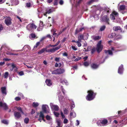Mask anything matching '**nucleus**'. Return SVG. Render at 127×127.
I'll return each instance as SVG.
<instances>
[{"label": "nucleus", "instance_id": "59", "mask_svg": "<svg viewBox=\"0 0 127 127\" xmlns=\"http://www.w3.org/2000/svg\"><path fill=\"white\" fill-rule=\"evenodd\" d=\"M91 46H89L88 47L87 49L86 50H85L86 51H89L90 50V49H91Z\"/></svg>", "mask_w": 127, "mask_h": 127}, {"label": "nucleus", "instance_id": "18", "mask_svg": "<svg viewBox=\"0 0 127 127\" xmlns=\"http://www.w3.org/2000/svg\"><path fill=\"white\" fill-rule=\"evenodd\" d=\"M46 84L48 86H50L52 84V83L50 80L47 79L45 81Z\"/></svg>", "mask_w": 127, "mask_h": 127}, {"label": "nucleus", "instance_id": "61", "mask_svg": "<svg viewBox=\"0 0 127 127\" xmlns=\"http://www.w3.org/2000/svg\"><path fill=\"white\" fill-rule=\"evenodd\" d=\"M3 29V27L2 25L0 24V32Z\"/></svg>", "mask_w": 127, "mask_h": 127}, {"label": "nucleus", "instance_id": "51", "mask_svg": "<svg viewBox=\"0 0 127 127\" xmlns=\"http://www.w3.org/2000/svg\"><path fill=\"white\" fill-rule=\"evenodd\" d=\"M61 114L62 118H65V116L64 115L63 113L62 112H61Z\"/></svg>", "mask_w": 127, "mask_h": 127}, {"label": "nucleus", "instance_id": "49", "mask_svg": "<svg viewBox=\"0 0 127 127\" xmlns=\"http://www.w3.org/2000/svg\"><path fill=\"white\" fill-rule=\"evenodd\" d=\"M46 119L47 120H50V119H51L50 116H49L48 115L46 116Z\"/></svg>", "mask_w": 127, "mask_h": 127}, {"label": "nucleus", "instance_id": "38", "mask_svg": "<svg viewBox=\"0 0 127 127\" xmlns=\"http://www.w3.org/2000/svg\"><path fill=\"white\" fill-rule=\"evenodd\" d=\"M8 75L9 74L8 72H6L4 75V78H7L8 77Z\"/></svg>", "mask_w": 127, "mask_h": 127}, {"label": "nucleus", "instance_id": "17", "mask_svg": "<svg viewBox=\"0 0 127 127\" xmlns=\"http://www.w3.org/2000/svg\"><path fill=\"white\" fill-rule=\"evenodd\" d=\"M108 121L106 119H104L101 121V124L104 125H106L108 123Z\"/></svg>", "mask_w": 127, "mask_h": 127}, {"label": "nucleus", "instance_id": "28", "mask_svg": "<svg viewBox=\"0 0 127 127\" xmlns=\"http://www.w3.org/2000/svg\"><path fill=\"white\" fill-rule=\"evenodd\" d=\"M57 123L58 125V126H56V127H62V126L61 125V122L59 121H57Z\"/></svg>", "mask_w": 127, "mask_h": 127}, {"label": "nucleus", "instance_id": "47", "mask_svg": "<svg viewBox=\"0 0 127 127\" xmlns=\"http://www.w3.org/2000/svg\"><path fill=\"white\" fill-rule=\"evenodd\" d=\"M21 99L20 97H17L15 98V100L17 101H18L20 100Z\"/></svg>", "mask_w": 127, "mask_h": 127}, {"label": "nucleus", "instance_id": "8", "mask_svg": "<svg viewBox=\"0 0 127 127\" xmlns=\"http://www.w3.org/2000/svg\"><path fill=\"white\" fill-rule=\"evenodd\" d=\"M0 107H2L4 110H6L8 108V106L5 103H3L2 101H0Z\"/></svg>", "mask_w": 127, "mask_h": 127}, {"label": "nucleus", "instance_id": "31", "mask_svg": "<svg viewBox=\"0 0 127 127\" xmlns=\"http://www.w3.org/2000/svg\"><path fill=\"white\" fill-rule=\"evenodd\" d=\"M78 39L82 40L84 39V36L83 35L79 34L78 36Z\"/></svg>", "mask_w": 127, "mask_h": 127}, {"label": "nucleus", "instance_id": "22", "mask_svg": "<svg viewBox=\"0 0 127 127\" xmlns=\"http://www.w3.org/2000/svg\"><path fill=\"white\" fill-rule=\"evenodd\" d=\"M104 52L106 54L108 53V54L110 55H113L112 51L110 50H105L104 51Z\"/></svg>", "mask_w": 127, "mask_h": 127}, {"label": "nucleus", "instance_id": "55", "mask_svg": "<svg viewBox=\"0 0 127 127\" xmlns=\"http://www.w3.org/2000/svg\"><path fill=\"white\" fill-rule=\"evenodd\" d=\"M19 74L20 76H22L24 75V73L23 71H21L19 72Z\"/></svg>", "mask_w": 127, "mask_h": 127}, {"label": "nucleus", "instance_id": "46", "mask_svg": "<svg viewBox=\"0 0 127 127\" xmlns=\"http://www.w3.org/2000/svg\"><path fill=\"white\" fill-rule=\"evenodd\" d=\"M81 59V57H78L76 58L75 60L74 61L75 62Z\"/></svg>", "mask_w": 127, "mask_h": 127}, {"label": "nucleus", "instance_id": "2", "mask_svg": "<svg viewBox=\"0 0 127 127\" xmlns=\"http://www.w3.org/2000/svg\"><path fill=\"white\" fill-rule=\"evenodd\" d=\"M36 28L37 26L33 23L28 24L26 27L27 29L30 31H32V30L35 29Z\"/></svg>", "mask_w": 127, "mask_h": 127}, {"label": "nucleus", "instance_id": "19", "mask_svg": "<svg viewBox=\"0 0 127 127\" xmlns=\"http://www.w3.org/2000/svg\"><path fill=\"white\" fill-rule=\"evenodd\" d=\"M59 74H61L63 73L65 71V70L63 68H60L58 69Z\"/></svg>", "mask_w": 127, "mask_h": 127}, {"label": "nucleus", "instance_id": "40", "mask_svg": "<svg viewBox=\"0 0 127 127\" xmlns=\"http://www.w3.org/2000/svg\"><path fill=\"white\" fill-rule=\"evenodd\" d=\"M95 51V48H92L91 50V53L92 54L94 53Z\"/></svg>", "mask_w": 127, "mask_h": 127}, {"label": "nucleus", "instance_id": "45", "mask_svg": "<svg viewBox=\"0 0 127 127\" xmlns=\"http://www.w3.org/2000/svg\"><path fill=\"white\" fill-rule=\"evenodd\" d=\"M122 38V36L121 35L117 36L116 37V39L117 40H118L119 39H121Z\"/></svg>", "mask_w": 127, "mask_h": 127}, {"label": "nucleus", "instance_id": "32", "mask_svg": "<svg viewBox=\"0 0 127 127\" xmlns=\"http://www.w3.org/2000/svg\"><path fill=\"white\" fill-rule=\"evenodd\" d=\"M106 26L105 25H103L101 26L100 29V30L101 31H102L104 30L106 28Z\"/></svg>", "mask_w": 127, "mask_h": 127}, {"label": "nucleus", "instance_id": "41", "mask_svg": "<svg viewBox=\"0 0 127 127\" xmlns=\"http://www.w3.org/2000/svg\"><path fill=\"white\" fill-rule=\"evenodd\" d=\"M64 113L65 114H67L68 113V110L67 109H65L64 111Z\"/></svg>", "mask_w": 127, "mask_h": 127}, {"label": "nucleus", "instance_id": "36", "mask_svg": "<svg viewBox=\"0 0 127 127\" xmlns=\"http://www.w3.org/2000/svg\"><path fill=\"white\" fill-rule=\"evenodd\" d=\"M29 121V119L28 118H25L24 120V122L26 124H27L28 123Z\"/></svg>", "mask_w": 127, "mask_h": 127}, {"label": "nucleus", "instance_id": "26", "mask_svg": "<svg viewBox=\"0 0 127 127\" xmlns=\"http://www.w3.org/2000/svg\"><path fill=\"white\" fill-rule=\"evenodd\" d=\"M100 38L101 37L99 36H93V39L95 40H99Z\"/></svg>", "mask_w": 127, "mask_h": 127}, {"label": "nucleus", "instance_id": "58", "mask_svg": "<svg viewBox=\"0 0 127 127\" xmlns=\"http://www.w3.org/2000/svg\"><path fill=\"white\" fill-rule=\"evenodd\" d=\"M11 66V67L13 69L15 68V67H16V66L13 63L12 64Z\"/></svg>", "mask_w": 127, "mask_h": 127}, {"label": "nucleus", "instance_id": "27", "mask_svg": "<svg viewBox=\"0 0 127 127\" xmlns=\"http://www.w3.org/2000/svg\"><path fill=\"white\" fill-rule=\"evenodd\" d=\"M52 74H59L58 69L52 71Z\"/></svg>", "mask_w": 127, "mask_h": 127}, {"label": "nucleus", "instance_id": "48", "mask_svg": "<svg viewBox=\"0 0 127 127\" xmlns=\"http://www.w3.org/2000/svg\"><path fill=\"white\" fill-rule=\"evenodd\" d=\"M60 58L56 57L55 58V60L57 62H59L60 61Z\"/></svg>", "mask_w": 127, "mask_h": 127}, {"label": "nucleus", "instance_id": "30", "mask_svg": "<svg viewBox=\"0 0 127 127\" xmlns=\"http://www.w3.org/2000/svg\"><path fill=\"white\" fill-rule=\"evenodd\" d=\"M38 103L37 102H33V103L32 105L34 107H36L38 106Z\"/></svg>", "mask_w": 127, "mask_h": 127}, {"label": "nucleus", "instance_id": "63", "mask_svg": "<svg viewBox=\"0 0 127 127\" xmlns=\"http://www.w3.org/2000/svg\"><path fill=\"white\" fill-rule=\"evenodd\" d=\"M55 47V45H52L51 44H49L48 45V47Z\"/></svg>", "mask_w": 127, "mask_h": 127}, {"label": "nucleus", "instance_id": "33", "mask_svg": "<svg viewBox=\"0 0 127 127\" xmlns=\"http://www.w3.org/2000/svg\"><path fill=\"white\" fill-rule=\"evenodd\" d=\"M112 14H113L114 15H115L116 17L118 16V13L115 11H113L112 13Z\"/></svg>", "mask_w": 127, "mask_h": 127}, {"label": "nucleus", "instance_id": "39", "mask_svg": "<svg viewBox=\"0 0 127 127\" xmlns=\"http://www.w3.org/2000/svg\"><path fill=\"white\" fill-rule=\"evenodd\" d=\"M110 17L112 20H114L115 19V17L113 14H111L110 15Z\"/></svg>", "mask_w": 127, "mask_h": 127}, {"label": "nucleus", "instance_id": "9", "mask_svg": "<svg viewBox=\"0 0 127 127\" xmlns=\"http://www.w3.org/2000/svg\"><path fill=\"white\" fill-rule=\"evenodd\" d=\"M49 108L48 106L46 105H42V109L43 112L45 113H47L48 112V109Z\"/></svg>", "mask_w": 127, "mask_h": 127}, {"label": "nucleus", "instance_id": "13", "mask_svg": "<svg viewBox=\"0 0 127 127\" xmlns=\"http://www.w3.org/2000/svg\"><path fill=\"white\" fill-rule=\"evenodd\" d=\"M51 108L55 111H58L59 109V106L57 105H52L51 106Z\"/></svg>", "mask_w": 127, "mask_h": 127}, {"label": "nucleus", "instance_id": "57", "mask_svg": "<svg viewBox=\"0 0 127 127\" xmlns=\"http://www.w3.org/2000/svg\"><path fill=\"white\" fill-rule=\"evenodd\" d=\"M43 23L42 21H40V26L41 27H43Z\"/></svg>", "mask_w": 127, "mask_h": 127}, {"label": "nucleus", "instance_id": "21", "mask_svg": "<svg viewBox=\"0 0 127 127\" xmlns=\"http://www.w3.org/2000/svg\"><path fill=\"white\" fill-rule=\"evenodd\" d=\"M47 50L46 48H43L39 51L38 52V53L39 54H41L43 53L45 51L46 52V50Z\"/></svg>", "mask_w": 127, "mask_h": 127}, {"label": "nucleus", "instance_id": "4", "mask_svg": "<svg viewBox=\"0 0 127 127\" xmlns=\"http://www.w3.org/2000/svg\"><path fill=\"white\" fill-rule=\"evenodd\" d=\"M101 41H100L97 44L96 49L98 53H99L102 50L103 48V46L101 44Z\"/></svg>", "mask_w": 127, "mask_h": 127}, {"label": "nucleus", "instance_id": "42", "mask_svg": "<svg viewBox=\"0 0 127 127\" xmlns=\"http://www.w3.org/2000/svg\"><path fill=\"white\" fill-rule=\"evenodd\" d=\"M84 65L85 66H87L89 65V64L87 62H85L84 63Z\"/></svg>", "mask_w": 127, "mask_h": 127}, {"label": "nucleus", "instance_id": "53", "mask_svg": "<svg viewBox=\"0 0 127 127\" xmlns=\"http://www.w3.org/2000/svg\"><path fill=\"white\" fill-rule=\"evenodd\" d=\"M76 43L77 44V46L78 47H80L81 46V44L79 42L77 41Z\"/></svg>", "mask_w": 127, "mask_h": 127}, {"label": "nucleus", "instance_id": "56", "mask_svg": "<svg viewBox=\"0 0 127 127\" xmlns=\"http://www.w3.org/2000/svg\"><path fill=\"white\" fill-rule=\"evenodd\" d=\"M26 6L28 7H30L31 6V4L30 3H26Z\"/></svg>", "mask_w": 127, "mask_h": 127}, {"label": "nucleus", "instance_id": "34", "mask_svg": "<svg viewBox=\"0 0 127 127\" xmlns=\"http://www.w3.org/2000/svg\"><path fill=\"white\" fill-rule=\"evenodd\" d=\"M59 0H54L53 2L54 5L55 6L58 5Z\"/></svg>", "mask_w": 127, "mask_h": 127}, {"label": "nucleus", "instance_id": "35", "mask_svg": "<svg viewBox=\"0 0 127 127\" xmlns=\"http://www.w3.org/2000/svg\"><path fill=\"white\" fill-rule=\"evenodd\" d=\"M1 122L2 123L5 124L7 125L8 124V122L6 120H3L1 121Z\"/></svg>", "mask_w": 127, "mask_h": 127}, {"label": "nucleus", "instance_id": "16", "mask_svg": "<svg viewBox=\"0 0 127 127\" xmlns=\"http://www.w3.org/2000/svg\"><path fill=\"white\" fill-rule=\"evenodd\" d=\"M40 44V42H37L36 43L35 45L34 46L33 48V50H37V47Z\"/></svg>", "mask_w": 127, "mask_h": 127}, {"label": "nucleus", "instance_id": "10", "mask_svg": "<svg viewBox=\"0 0 127 127\" xmlns=\"http://www.w3.org/2000/svg\"><path fill=\"white\" fill-rule=\"evenodd\" d=\"M54 11L55 10L53 9L47 8L46 10V12L44 14V16H46L47 14L51 13Z\"/></svg>", "mask_w": 127, "mask_h": 127}, {"label": "nucleus", "instance_id": "11", "mask_svg": "<svg viewBox=\"0 0 127 127\" xmlns=\"http://www.w3.org/2000/svg\"><path fill=\"white\" fill-rule=\"evenodd\" d=\"M1 91L3 94L6 95L7 94L6 87H2L1 88Z\"/></svg>", "mask_w": 127, "mask_h": 127}, {"label": "nucleus", "instance_id": "1", "mask_svg": "<svg viewBox=\"0 0 127 127\" xmlns=\"http://www.w3.org/2000/svg\"><path fill=\"white\" fill-rule=\"evenodd\" d=\"M88 95L86 96V98L87 100L90 101L93 100L96 95V93H94L93 91L90 90L87 91Z\"/></svg>", "mask_w": 127, "mask_h": 127}, {"label": "nucleus", "instance_id": "64", "mask_svg": "<svg viewBox=\"0 0 127 127\" xmlns=\"http://www.w3.org/2000/svg\"><path fill=\"white\" fill-rule=\"evenodd\" d=\"M72 48L73 50L75 51L76 50H77V49L74 46H72Z\"/></svg>", "mask_w": 127, "mask_h": 127}, {"label": "nucleus", "instance_id": "15", "mask_svg": "<svg viewBox=\"0 0 127 127\" xmlns=\"http://www.w3.org/2000/svg\"><path fill=\"white\" fill-rule=\"evenodd\" d=\"M120 27L119 26H115L113 28V30L114 31H117L118 30H120L121 32H122V30Z\"/></svg>", "mask_w": 127, "mask_h": 127}, {"label": "nucleus", "instance_id": "5", "mask_svg": "<svg viewBox=\"0 0 127 127\" xmlns=\"http://www.w3.org/2000/svg\"><path fill=\"white\" fill-rule=\"evenodd\" d=\"M11 19L10 17H6L5 20V23L7 25L9 26L11 24Z\"/></svg>", "mask_w": 127, "mask_h": 127}, {"label": "nucleus", "instance_id": "14", "mask_svg": "<svg viewBox=\"0 0 127 127\" xmlns=\"http://www.w3.org/2000/svg\"><path fill=\"white\" fill-rule=\"evenodd\" d=\"M39 117L40 118H41V119L44 122H45L46 121L44 119V115L42 112L41 111L40 112Z\"/></svg>", "mask_w": 127, "mask_h": 127}, {"label": "nucleus", "instance_id": "54", "mask_svg": "<svg viewBox=\"0 0 127 127\" xmlns=\"http://www.w3.org/2000/svg\"><path fill=\"white\" fill-rule=\"evenodd\" d=\"M31 37L32 38H34L35 37V34L34 33H32L31 34Z\"/></svg>", "mask_w": 127, "mask_h": 127}, {"label": "nucleus", "instance_id": "29", "mask_svg": "<svg viewBox=\"0 0 127 127\" xmlns=\"http://www.w3.org/2000/svg\"><path fill=\"white\" fill-rule=\"evenodd\" d=\"M61 82L63 84H65L66 85H67L68 84V82L66 80H61Z\"/></svg>", "mask_w": 127, "mask_h": 127}, {"label": "nucleus", "instance_id": "24", "mask_svg": "<svg viewBox=\"0 0 127 127\" xmlns=\"http://www.w3.org/2000/svg\"><path fill=\"white\" fill-rule=\"evenodd\" d=\"M99 0H90V1L88 2V4L89 5H90L93 3L94 2H97Z\"/></svg>", "mask_w": 127, "mask_h": 127}, {"label": "nucleus", "instance_id": "44", "mask_svg": "<svg viewBox=\"0 0 127 127\" xmlns=\"http://www.w3.org/2000/svg\"><path fill=\"white\" fill-rule=\"evenodd\" d=\"M68 120L66 119L65 118L64 119L63 122L64 124H66L68 123Z\"/></svg>", "mask_w": 127, "mask_h": 127}, {"label": "nucleus", "instance_id": "20", "mask_svg": "<svg viewBox=\"0 0 127 127\" xmlns=\"http://www.w3.org/2000/svg\"><path fill=\"white\" fill-rule=\"evenodd\" d=\"M115 35L116 34L115 33H112L109 34L108 37L110 38H112L114 37Z\"/></svg>", "mask_w": 127, "mask_h": 127}, {"label": "nucleus", "instance_id": "6", "mask_svg": "<svg viewBox=\"0 0 127 127\" xmlns=\"http://www.w3.org/2000/svg\"><path fill=\"white\" fill-rule=\"evenodd\" d=\"M102 20L103 21L105 22L108 24L109 25V19L108 16L107 15H105L102 18Z\"/></svg>", "mask_w": 127, "mask_h": 127}, {"label": "nucleus", "instance_id": "43", "mask_svg": "<svg viewBox=\"0 0 127 127\" xmlns=\"http://www.w3.org/2000/svg\"><path fill=\"white\" fill-rule=\"evenodd\" d=\"M54 115L57 117H59V114L58 112H54Z\"/></svg>", "mask_w": 127, "mask_h": 127}, {"label": "nucleus", "instance_id": "7", "mask_svg": "<svg viewBox=\"0 0 127 127\" xmlns=\"http://www.w3.org/2000/svg\"><path fill=\"white\" fill-rule=\"evenodd\" d=\"M14 115L16 119H19L22 117L20 113L18 112L15 111L14 112Z\"/></svg>", "mask_w": 127, "mask_h": 127}, {"label": "nucleus", "instance_id": "23", "mask_svg": "<svg viewBox=\"0 0 127 127\" xmlns=\"http://www.w3.org/2000/svg\"><path fill=\"white\" fill-rule=\"evenodd\" d=\"M98 66L97 65L95 64H92L91 65L92 68L93 69L97 68L98 67Z\"/></svg>", "mask_w": 127, "mask_h": 127}, {"label": "nucleus", "instance_id": "50", "mask_svg": "<svg viewBox=\"0 0 127 127\" xmlns=\"http://www.w3.org/2000/svg\"><path fill=\"white\" fill-rule=\"evenodd\" d=\"M59 3L61 5H63L64 3L63 1V0H60L59 2Z\"/></svg>", "mask_w": 127, "mask_h": 127}, {"label": "nucleus", "instance_id": "12", "mask_svg": "<svg viewBox=\"0 0 127 127\" xmlns=\"http://www.w3.org/2000/svg\"><path fill=\"white\" fill-rule=\"evenodd\" d=\"M123 65L122 64L121 66L119 67L118 70V72L120 74H122L123 72Z\"/></svg>", "mask_w": 127, "mask_h": 127}, {"label": "nucleus", "instance_id": "62", "mask_svg": "<svg viewBox=\"0 0 127 127\" xmlns=\"http://www.w3.org/2000/svg\"><path fill=\"white\" fill-rule=\"evenodd\" d=\"M10 55H18V54H16L15 53H11L10 54Z\"/></svg>", "mask_w": 127, "mask_h": 127}, {"label": "nucleus", "instance_id": "37", "mask_svg": "<svg viewBox=\"0 0 127 127\" xmlns=\"http://www.w3.org/2000/svg\"><path fill=\"white\" fill-rule=\"evenodd\" d=\"M17 109L19 111H20V112L22 113V114H24V112L21 108L20 107H18L17 108Z\"/></svg>", "mask_w": 127, "mask_h": 127}, {"label": "nucleus", "instance_id": "3", "mask_svg": "<svg viewBox=\"0 0 127 127\" xmlns=\"http://www.w3.org/2000/svg\"><path fill=\"white\" fill-rule=\"evenodd\" d=\"M61 47V46H59L56 47L51 48L49 49H47L46 50V52L48 53H53L55 52L56 51L59 49Z\"/></svg>", "mask_w": 127, "mask_h": 127}, {"label": "nucleus", "instance_id": "52", "mask_svg": "<svg viewBox=\"0 0 127 127\" xmlns=\"http://www.w3.org/2000/svg\"><path fill=\"white\" fill-rule=\"evenodd\" d=\"M80 32V31H79V30L78 29H76L75 31V34H76Z\"/></svg>", "mask_w": 127, "mask_h": 127}, {"label": "nucleus", "instance_id": "60", "mask_svg": "<svg viewBox=\"0 0 127 127\" xmlns=\"http://www.w3.org/2000/svg\"><path fill=\"white\" fill-rule=\"evenodd\" d=\"M35 110L33 109H32L31 112V113L32 114H33L35 113Z\"/></svg>", "mask_w": 127, "mask_h": 127}, {"label": "nucleus", "instance_id": "25", "mask_svg": "<svg viewBox=\"0 0 127 127\" xmlns=\"http://www.w3.org/2000/svg\"><path fill=\"white\" fill-rule=\"evenodd\" d=\"M125 9L126 7L124 5H121L120 7V9L121 10H124Z\"/></svg>", "mask_w": 127, "mask_h": 127}]
</instances>
